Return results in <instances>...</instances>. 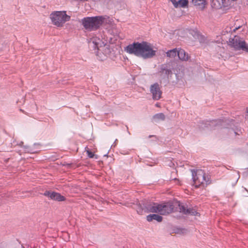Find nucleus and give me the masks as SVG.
I'll list each match as a JSON object with an SVG mask.
<instances>
[{
	"mask_svg": "<svg viewBox=\"0 0 248 248\" xmlns=\"http://www.w3.org/2000/svg\"><path fill=\"white\" fill-rule=\"evenodd\" d=\"M128 53L134 54L143 59H149L155 55L156 50L153 49V46L147 42H135L124 48Z\"/></svg>",
	"mask_w": 248,
	"mask_h": 248,
	"instance_id": "nucleus-1",
	"label": "nucleus"
},
{
	"mask_svg": "<svg viewBox=\"0 0 248 248\" xmlns=\"http://www.w3.org/2000/svg\"><path fill=\"white\" fill-rule=\"evenodd\" d=\"M105 19V17L102 16L87 17L82 19L81 23L86 30L95 31L103 24Z\"/></svg>",
	"mask_w": 248,
	"mask_h": 248,
	"instance_id": "nucleus-2",
	"label": "nucleus"
},
{
	"mask_svg": "<svg viewBox=\"0 0 248 248\" xmlns=\"http://www.w3.org/2000/svg\"><path fill=\"white\" fill-rule=\"evenodd\" d=\"M147 209L149 212L159 213L165 215L170 213L173 209V206L170 202L158 204L153 203L148 205Z\"/></svg>",
	"mask_w": 248,
	"mask_h": 248,
	"instance_id": "nucleus-3",
	"label": "nucleus"
},
{
	"mask_svg": "<svg viewBox=\"0 0 248 248\" xmlns=\"http://www.w3.org/2000/svg\"><path fill=\"white\" fill-rule=\"evenodd\" d=\"M193 180L196 187H204L210 183L209 176L202 170H197L193 173Z\"/></svg>",
	"mask_w": 248,
	"mask_h": 248,
	"instance_id": "nucleus-4",
	"label": "nucleus"
},
{
	"mask_svg": "<svg viewBox=\"0 0 248 248\" xmlns=\"http://www.w3.org/2000/svg\"><path fill=\"white\" fill-rule=\"evenodd\" d=\"M50 18L54 25L62 27L65 22L70 20V16L66 15L65 11H56L50 15Z\"/></svg>",
	"mask_w": 248,
	"mask_h": 248,
	"instance_id": "nucleus-5",
	"label": "nucleus"
},
{
	"mask_svg": "<svg viewBox=\"0 0 248 248\" xmlns=\"http://www.w3.org/2000/svg\"><path fill=\"white\" fill-rule=\"evenodd\" d=\"M229 45L235 50H242L248 52V44L243 38L237 35L230 39Z\"/></svg>",
	"mask_w": 248,
	"mask_h": 248,
	"instance_id": "nucleus-6",
	"label": "nucleus"
},
{
	"mask_svg": "<svg viewBox=\"0 0 248 248\" xmlns=\"http://www.w3.org/2000/svg\"><path fill=\"white\" fill-rule=\"evenodd\" d=\"M229 45L235 50H242L248 52V44L243 38L237 35L230 39Z\"/></svg>",
	"mask_w": 248,
	"mask_h": 248,
	"instance_id": "nucleus-7",
	"label": "nucleus"
},
{
	"mask_svg": "<svg viewBox=\"0 0 248 248\" xmlns=\"http://www.w3.org/2000/svg\"><path fill=\"white\" fill-rule=\"evenodd\" d=\"M231 4L230 0H212L211 6L215 9H221Z\"/></svg>",
	"mask_w": 248,
	"mask_h": 248,
	"instance_id": "nucleus-8",
	"label": "nucleus"
},
{
	"mask_svg": "<svg viewBox=\"0 0 248 248\" xmlns=\"http://www.w3.org/2000/svg\"><path fill=\"white\" fill-rule=\"evenodd\" d=\"M44 195L48 197L51 200L58 202L64 201L65 200V198L63 196L56 192L46 191Z\"/></svg>",
	"mask_w": 248,
	"mask_h": 248,
	"instance_id": "nucleus-9",
	"label": "nucleus"
},
{
	"mask_svg": "<svg viewBox=\"0 0 248 248\" xmlns=\"http://www.w3.org/2000/svg\"><path fill=\"white\" fill-rule=\"evenodd\" d=\"M150 91L152 93L154 99L159 100L161 98L162 92L158 84L155 83L152 85L150 88Z\"/></svg>",
	"mask_w": 248,
	"mask_h": 248,
	"instance_id": "nucleus-10",
	"label": "nucleus"
},
{
	"mask_svg": "<svg viewBox=\"0 0 248 248\" xmlns=\"http://www.w3.org/2000/svg\"><path fill=\"white\" fill-rule=\"evenodd\" d=\"M170 1L175 8H185L187 6L188 3V0H179L178 1L170 0Z\"/></svg>",
	"mask_w": 248,
	"mask_h": 248,
	"instance_id": "nucleus-11",
	"label": "nucleus"
},
{
	"mask_svg": "<svg viewBox=\"0 0 248 248\" xmlns=\"http://www.w3.org/2000/svg\"><path fill=\"white\" fill-rule=\"evenodd\" d=\"M192 3L198 8L203 10L207 4L206 0H192Z\"/></svg>",
	"mask_w": 248,
	"mask_h": 248,
	"instance_id": "nucleus-12",
	"label": "nucleus"
},
{
	"mask_svg": "<svg viewBox=\"0 0 248 248\" xmlns=\"http://www.w3.org/2000/svg\"><path fill=\"white\" fill-rule=\"evenodd\" d=\"M177 56L180 60L186 61L189 59V56L184 49H179L177 50Z\"/></svg>",
	"mask_w": 248,
	"mask_h": 248,
	"instance_id": "nucleus-13",
	"label": "nucleus"
},
{
	"mask_svg": "<svg viewBox=\"0 0 248 248\" xmlns=\"http://www.w3.org/2000/svg\"><path fill=\"white\" fill-rule=\"evenodd\" d=\"M181 211L186 214H190L193 216H199V214L193 209H186V208L182 206L180 208Z\"/></svg>",
	"mask_w": 248,
	"mask_h": 248,
	"instance_id": "nucleus-14",
	"label": "nucleus"
},
{
	"mask_svg": "<svg viewBox=\"0 0 248 248\" xmlns=\"http://www.w3.org/2000/svg\"><path fill=\"white\" fill-rule=\"evenodd\" d=\"M147 220L148 221H151L153 220H155L158 222H161L162 220V217L156 214L150 215L147 217Z\"/></svg>",
	"mask_w": 248,
	"mask_h": 248,
	"instance_id": "nucleus-15",
	"label": "nucleus"
},
{
	"mask_svg": "<svg viewBox=\"0 0 248 248\" xmlns=\"http://www.w3.org/2000/svg\"><path fill=\"white\" fill-rule=\"evenodd\" d=\"M177 49L174 48L166 52L167 56L170 58H174L177 55Z\"/></svg>",
	"mask_w": 248,
	"mask_h": 248,
	"instance_id": "nucleus-16",
	"label": "nucleus"
},
{
	"mask_svg": "<svg viewBox=\"0 0 248 248\" xmlns=\"http://www.w3.org/2000/svg\"><path fill=\"white\" fill-rule=\"evenodd\" d=\"M246 26L244 24L241 25H237L236 22L235 23L234 28L233 29V31L235 32L236 31L240 30L241 31L245 32Z\"/></svg>",
	"mask_w": 248,
	"mask_h": 248,
	"instance_id": "nucleus-17",
	"label": "nucleus"
},
{
	"mask_svg": "<svg viewBox=\"0 0 248 248\" xmlns=\"http://www.w3.org/2000/svg\"><path fill=\"white\" fill-rule=\"evenodd\" d=\"M154 118L155 119H158V120H164L165 118V116L163 113H158V114H155L154 116Z\"/></svg>",
	"mask_w": 248,
	"mask_h": 248,
	"instance_id": "nucleus-18",
	"label": "nucleus"
},
{
	"mask_svg": "<svg viewBox=\"0 0 248 248\" xmlns=\"http://www.w3.org/2000/svg\"><path fill=\"white\" fill-rule=\"evenodd\" d=\"M86 152L88 157H89L90 158H93V157L94 156L93 153L91 151L89 150H87Z\"/></svg>",
	"mask_w": 248,
	"mask_h": 248,
	"instance_id": "nucleus-19",
	"label": "nucleus"
},
{
	"mask_svg": "<svg viewBox=\"0 0 248 248\" xmlns=\"http://www.w3.org/2000/svg\"><path fill=\"white\" fill-rule=\"evenodd\" d=\"M138 212L139 213V214H142V210H140V211H138Z\"/></svg>",
	"mask_w": 248,
	"mask_h": 248,
	"instance_id": "nucleus-20",
	"label": "nucleus"
},
{
	"mask_svg": "<svg viewBox=\"0 0 248 248\" xmlns=\"http://www.w3.org/2000/svg\"><path fill=\"white\" fill-rule=\"evenodd\" d=\"M155 106L157 107H159V104L158 103H157L156 104Z\"/></svg>",
	"mask_w": 248,
	"mask_h": 248,
	"instance_id": "nucleus-21",
	"label": "nucleus"
},
{
	"mask_svg": "<svg viewBox=\"0 0 248 248\" xmlns=\"http://www.w3.org/2000/svg\"><path fill=\"white\" fill-rule=\"evenodd\" d=\"M174 181H179L178 180L176 179H175L173 180Z\"/></svg>",
	"mask_w": 248,
	"mask_h": 248,
	"instance_id": "nucleus-22",
	"label": "nucleus"
},
{
	"mask_svg": "<svg viewBox=\"0 0 248 248\" xmlns=\"http://www.w3.org/2000/svg\"><path fill=\"white\" fill-rule=\"evenodd\" d=\"M236 0H231V1H236ZM230 1H231V0H230Z\"/></svg>",
	"mask_w": 248,
	"mask_h": 248,
	"instance_id": "nucleus-23",
	"label": "nucleus"
}]
</instances>
